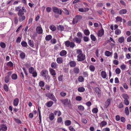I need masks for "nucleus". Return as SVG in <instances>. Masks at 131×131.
<instances>
[{
  "instance_id": "nucleus-1",
  "label": "nucleus",
  "mask_w": 131,
  "mask_h": 131,
  "mask_svg": "<svg viewBox=\"0 0 131 131\" xmlns=\"http://www.w3.org/2000/svg\"><path fill=\"white\" fill-rule=\"evenodd\" d=\"M29 72L31 74H32V75L34 77H37V73L36 72V70L33 67H31L29 68L28 70Z\"/></svg>"
},
{
  "instance_id": "nucleus-2",
  "label": "nucleus",
  "mask_w": 131,
  "mask_h": 131,
  "mask_svg": "<svg viewBox=\"0 0 131 131\" xmlns=\"http://www.w3.org/2000/svg\"><path fill=\"white\" fill-rule=\"evenodd\" d=\"M85 59V56L83 53L80 55H78L77 56V60L79 61H81L84 60Z\"/></svg>"
},
{
  "instance_id": "nucleus-3",
  "label": "nucleus",
  "mask_w": 131,
  "mask_h": 131,
  "mask_svg": "<svg viewBox=\"0 0 131 131\" xmlns=\"http://www.w3.org/2000/svg\"><path fill=\"white\" fill-rule=\"evenodd\" d=\"M24 13L21 12V13L19 12L17 13V14L19 16V20L20 22L24 20L25 18V16L23 15H24Z\"/></svg>"
},
{
  "instance_id": "nucleus-4",
  "label": "nucleus",
  "mask_w": 131,
  "mask_h": 131,
  "mask_svg": "<svg viewBox=\"0 0 131 131\" xmlns=\"http://www.w3.org/2000/svg\"><path fill=\"white\" fill-rule=\"evenodd\" d=\"M82 18V17L80 15H77L73 19L72 23L73 24L77 23L78 21H80Z\"/></svg>"
},
{
  "instance_id": "nucleus-5",
  "label": "nucleus",
  "mask_w": 131,
  "mask_h": 131,
  "mask_svg": "<svg viewBox=\"0 0 131 131\" xmlns=\"http://www.w3.org/2000/svg\"><path fill=\"white\" fill-rule=\"evenodd\" d=\"M46 96L49 98L50 99L52 100L54 102H56L57 99L54 95L52 93H48L46 94Z\"/></svg>"
},
{
  "instance_id": "nucleus-6",
  "label": "nucleus",
  "mask_w": 131,
  "mask_h": 131,
  "mask_svg": "<svg viewBox=\"0 0 131 131\" xmlns=\"http://www.w3.org/2000/svg\"><path fill=\"white\" fill-rule=\"evenodd\" d=\"M52 10L55 13L61 15L62 14L61 10L56 7H52Z\"/></svg>"
},
{
  "instance_id": "nucleus-7",
  "label": "nucleus",
  "mask_w": 131,
  "mask_h": 131,
  "mask_svg": "<svg viewBox=\"0 0 131 131\" xmlns=\"http://www.w3.org/2000/svg\"><path fill=\"white\" fill-rule=\"evenodd\" d=\"M62 103L64 105H69L71 106V105L70 104L71 102L69 100V101H68V99L67 98L65 99L64 100H60Z\"/></svg>"
},
{
  "instance_id": "nucleus-8",
  "label": "nucleus",
  "mask_w": 131,
  "mask_h": 131,
  "mask_svg": "<svg viewBox=\"0 0 131 131\" xmlns=\"http://www.w3.org/2000/svg\"><path fill=\"white\" fill-rule=\"evenodd\" d=\"M95 90L96 93L97 94L98 96L99 97L101 96V90L98 87L95 88Z\"/></svg>"
},
{
  "instance_id": "nucleus-9",
  "label": "nucleus",
  "mask_w": 131,
  "mask_h": 131,
  "mask_svg": "<svg viewBox=\"0 0 131 131\" xmlns=\"http://www.w3.org/2000/svg\"><path fill=\"white\" fill-rule=\"evenodd\" d=\"M49 70L50 73L53 76V78H54V80L55 78L56 79V78L55 76L56 74L55 71L53 69L51 68H50Z\"/></svg>"
},
{
  "instance_id": "nucleus-10",
  "label": "nucleus",
  "mask_w": 131,
  "mask_h": 131,
  "mask_svg": "<svg viewBox=\"0 0 131 131\" xmlns=\"http://www.w3.org/2000/svg\"><path fill=\"white\" fill-rule=\"evenodd\" d=\"M36 31L37 33L40 34L42 32V28L40 26L37 27L36 29Z\"/></svg>"
},
{
  "instance_id": "nucleus-11",
  "label": "nucleus",
  "mask_w": 131,
  "mask_h": 131,
  "mask_svg": "<svg viewBox=\"0 0 131 131\" xmlns=\"http://www.w3.org/2000/svg\"><path fill=\"white\" fill-rule=\"evenodd\" d=\"M73 41L75 42L76 43L79 44L81 41V39L77 37H75L73 39Z\"/></svg>"
},
{
  "instance_id": "nucleus-12",
  "label": "nucleus",
  "mask_w": 131,
  "mask_h": 131,
  "mask_svg": "<svg viewBox=\"0 0 131 131\" xmlns=\"http://www.w3.org/2000/svg\"><path fill=\"white\" fill-rule=\"evenodd\" d=\"M111 100L110 99H108L105 102L104 107L107 108L110 103Z\"/></svg>"
},
{
  "instance_id": "nucleus-13",
  "label": "nucleus",
  "mask_w": 131,
  "mask_h": 131,
  "mask_svg": "<svg viewBox=\"0 0 131 131\" xmlns=\"http://www.w3.org/2000/svg\"><path fill=\"white\" fill-rule=\"evenodd\" d=\"M104 31L103 29L99 30L98 32L97 35L101 37L104 35Z\"/></svg>"
},
{
  "instance_id": "nucleus-14",
  "label": "nucleus",
  "mask_w": 131,
  "mask_h": 131,
  "mask_svg": "<svg viewBox=\"0 0 131 131\" xmlns=\"http://www.w3.org/2000/svg\"><path fill=\"white\" fill-rule=\"evenodd\" d=\"M28 41V43L29 46L32 47H33L34 46V42L32 40H29Z\"/></svg>"
},
{
  "instance_id": "nucleus-15",
  "label": "nucleus",
  "mask_w": 131,
  "mask_h": 131,
  "mask_svg": "<svg viewBox=\"0 0 131 131\" xmlns=\"http://www.w3.org/2000/svg\"><path fill=\"white\" fill-rule=\"evenodd\" d=\"M47 72V71L46 70H42L41 72V75L42 76L46 78L47 76L46 75Z\"/></svg>"
},
{
  "instance_id": "nucleus-16",
  "label": "nucleus",
  "mask_w": 131,
  "mask_h": 131,
  "mask_svg": "<svg viewBox=\"0 0 131 131\" xmlns=\"http://www.w3.org/2000/svg\"><path fill=\"white\" fill-rule=\"evenodd\" d=\"M69 64L70 66L72 67H74L76 65V63L75 61H72L69 62Z\"/></svg>"
},
{
  "instance_id": "nucleus-17",
  "label": "nucleus",
  "mask_w": 131,
  "mask_h": 131,
  "mask_svg": "<svg viewBox=\"0 0 131 131\" xmlns=\"http://www.w3.org/2000/svg\"><path fill=\"white\" fill-rule=\"evenodd\" d=\"M19 102V100L18 98L15 99L13 101V104L14 106H17L18 105Z\"/></svg>"
},
{
  "instance_id": "nucleus-18",
  "label": "nucleus",
  "mask_w": 131,
  "mask_h": 131,
  "mask_svg": "<svg viewBox=\"0 0 131 131\" xmlns=\"http://www.w3.org/2000/svg\"><path fill=\"white\" fill-rule=\"evenodd\" d=\"M51 66L52 68L53 69H56L58 67L57 64L56 62H53L51 64Z\"/></svg>"
},
{
  "instance_id": "nucleus-19",
  "label": "nucleus",
  "mask_w": 131,
  "mask_h": 131,
  "mask_svg": "<svg viewBox=\"0 0 131 131\" xmlns=\"http://www.w3.org/2000/svg\"><path fill=\"white\" fill-rule=\"evenodd\" d=\"M57 63L59 64H61L62 63L63 60L61 57L58 58L56 60Z\"/></svg>"
},
{
  "instance_id": "nucleus-20",
  "label": "nucleus",
  "mask_w": 131,
  "mask_h": 131,
  "mask_svg": "<svg viewBox=\"0 0 131 131\" xmlns=\"http://www.w3.org/2000/svg\"><path fill=\"white\" fill-rule=\"evenodd\" d=\"M127 13V10L125 9H123L119 11V13L121 15H122L126 14Z\"/></svg>"
},
{
  "instance_id": "nucleus-21",
  "label": "nucleus",
  "mask_w": 131,
  "mask_h": 131,
  "mask_svg": "<svg viewBox=\"0 0 131 131\" xmlns=\"http://www.w3.org/2000/svg\"><path fill=\"white\" fill-rule=\"evenodd\" d=\"M21 7L20 6H19L18 7H16L15 9V10L16 11H18V13H19V12L21 13V12H23L22 10L21 9Z\"/></svg>"
},
{
  "instance_id": "nucleus-22",
  "label": "nucleus",
  "mask_w": 131,
  "mask_h": 131,
  "mask_svg": "<svg viewBox=\"0 0 131 131\" xmlns=\"http://www.w3.org/2000/svg\"><path fill=\"white\" fill-rule=\"evenodd\" d=\"M67 53V52L65 50H62L61 51L60 53V55L61 56H63Z\"/></svg>"
},
{
  "instance_id": "nucleus-23",
  "label": "nucleus",
  "mask_w": 131,
  "mask_h": 131,
  "mask_svg": "<svg viewBox=\"0 0 131 131\" xmlns=\"http://www.w3.org/2000/svg\"><path fill=\"white\" fill-rule=\"evenodd\" d=\"M101 75L102 77L103 78H105L106 77V74L105 72L104 71H102L101 72Z\"/></svg>"
},
{
  "instance_id": "nucleus-24",
  "label": "nucleus",
  "mask_w": 131,
  "mask_h": 131,
  "mask_svg": "<svg viewBox=\"0 0 131 131\" xmlns=\"http://www.w3.org/2000/svg\"><path fill=\"white\" fill-rule=\"evenodd\" d=\"M53 103V102L52 101H48L47 103L46 106L48 107H50L52 106Z\"/></svg>"
},
{
  "instance_id": "nucleus-25",
  "label": "nucleus",
  "mask_w": 131,
  "mask_h": 131,
  "mask_svg": "<svg viewBox=\"0 0 131 131\" xmlns=\"http://www.w3.org/2000/svg\"><path fill=\"white\" fill-rule=\"evenodd\" d=\"M1 129L3 131H5L7 129V127L4 125L2 124L1 125Z\"/></svg>"
},
{
  "instance_id": "nucleus-26",
  "label": "nucleus",
  "mask_w": 131,
  "mask_h": 131,
  "mask_svg": "<svg viewBox=\"0 0 131 131\" xmlns=\"http://www.w3.org/2000/svg\"><path fill=\"white\" fill-rule=\"evenodd\" d=\"M54 117V114L53 113H51L49 115V118L50 120L52 121L53 120Z\"/></svg>"
},
{
  "instance_id": "nucleus-27",
  "label": "nucleus",
  "mask_w": 131,
  "mask_h": 131,
  "mask_svg": "<svg viewBox=\"0 0 131 131\" xmlns=\"http://www.w3.org/2000/svg\"><path fill=\"white\" fill-rule=\"evenodd\" d=\"M20 57L22 59H24L26 57L25 53L24 52H21L20 54Z\"/></svg>"
},
{
  "instance_id": "nucleus-28",
  "label": "nucleus",
  "mask_w": 131,
  "mask_h": 131,
  "mask_svg": "<svg viewBox=\"0 0 131 131\" xmlns=\"http://www.w3.org/2000/svg\"><path fill=\"white\" fill-rule=\"evenodd\" d=\"M122 96L125 99L124 100H128L129 98V97L128 95L126 94H122Z\"/></svg>"
},
{
  "instance_id": "nucleus-29",
  "label": "nucleus",
  "mask_w": 131,
  "mask_h": 131,
  "mask_svg": "<svg viewBox=\"0 0 131 131\" xmlns=\"http://www.w3.org/2000/svg\"><path fill=\"white\" fill-rule=\"evenodd\" d=\"M71 121L69 120H67L64 122L66 126H69L71 124Z\"/></svg>"
},
{
  "instance_id": "nucleus-30",
  "label": "nucleus",
  "mask_w": 131,
  "mask_h": 131,
  "mask_svg": "<svg viewBox=\"0 0 131 131\" xmlns=\"http://www.w3.org/2000/svg\"><path fill=\"white\" fill-rule=\"evenodd\" d=\"M85 90V88L83 87H79L78 88V91L80 92H83Z\"/></svg>"
},
{
  "instance_id": "nucleus-31",
  "label": "nucleus",
  "mask_w": 131,
  "mask_h": 131,
  "mask_svg": "<svg viewBox=\"0 0 131 131\" xmlns=\"http://www.w3.org/2000/svg\"><path fill=\"white\" fill-rule=\"evenodd\" d=\"M49 28L52 31H54L56 29V27L53 25H52L50 26Z\"/></svg>"
},
{
  "instance_id": "nucleus-32",
  "label": "nucleus",
  "mask_w": 131,
  "mask_h": 131,
  "mask_svg": "<svg viewBox=\"0 0 131 131\" xmlns=\"http://www.w3.org/2000/svg\"><path fill=\"white\" fill-rule=\"evenodd\" d=\"M89 68L90 70L92 72H94L95 69V67L93 65H90L89 67Z\"/></svg>"
},
{
  "instance_id": "nucleus-33",
  "label": "nucleus",
  "mask_w": 131,
  "mask_h": 131,
  "mask_svg": "<svg viewBox=\"0 0 131 131\" xmlns=\"http://www.w3.org/2000/svg\"><path fill=\"white\" fill-rule=\"evenodd\" d=\"M105 54L106 56L109 57L112 54V53L109 51H106L105 52Z\"/></svg>"
},
{
  "instance_id": "nucleus-34",
  "label": "nucleus",
  "mask_w": 131,
  "mask_h": 131,
  "mask_svg": "<svg viewBox=\"0 0 131 131\" xmlns=\"http://www.w3.org/2000/svg\"><path fill=\"white\" fill-rule=\"evenodd\" d=\"M84 32L85 35L87 36L89 35L90 33V32L89 30L86 29L84 30Z\"/></svg>"
},
{
  "instance_id": "nucleus-35",
  "label": "nucleus",
  "mask_w": 131,
  "mask_h": 131,
  "mask_svg": "<svg viewBox=\"0 0 131 131\" xmlns=\"http://www.w3.org/2000/svg\"><path fill=\"white\" fill-rule=\"evenodd\" d=\"M52 38V37L51 35H48L46 37L45 39L47 41H49Z\"/></svg>"
},
{
  "instance_id": "nucleus-36",
  "label": "nucleus",
  "mask_w": 131,
  "mask_h": 131,
  "mask_svg": "<svg viewBox=\"0 0 131 131\" xmlns=\"http://www.w3.org/2000/svg\"><path fill=\"white\" fill-rule=\"evenodd\" d=\"M122 18L119 16H117L116 18V22L120 21L122 22Z\"/></svg>"
},
{
  "instance_id": "nucleus-37",
  "label": "nucleus",
  "mask_w": 131,
  "mask_h": 131,
  "mask_svg": "<svg viewBox=\"0 0 131 131\" xmlns=\"http://www.w3.org/2000/svg\"><path fill=\"white\" fill-rule=\"evenodd\" d=\"M118 41L120 43H122L123 42L124 40V38L123 37H121L118 39Z\"/></svg>"
},
{
  "instance_id": "nucleus-38",
  "label": "nucleus",
  "mask_w": 131,
  "mask_h": 131,
  "mask_svg": "<svg viewBox=\"0 0 131 131\" xmlns=\"http://www.w3.org/2000/svg\"><path fill=\"white\" fill-rule=\"evenodd\" d=\"M79 70L77 68H74L73 69V71L74 73L77 74L79 73Z\"/></svg>"
},
{
  "instance_id": "nucleus-39",
  "label": "nucleus",
  "mask_w": 131,
  "mask_h": 131,
  "mask_svg": "<svg viewBox=\"0 0 131 131\" xmlns=\"http://www.w3.org/2000/svg\"><path fill=\"white\" fill-rule=\"evenodd\" d=\"M17 78V76L16 74H13L12 75V79L14 80H16Z\"/></svg>"
},
{
  "instance_id": "nucleus-40",
  "label": "nucleus",
  "mask_w": 131,
  "mask_h": 131,
  "mask_svg": "<svg viewBox=\"0 0 131 131\" xmlns=\"http://www.w3.org/2000/svg\"><path fill=\"white\" fill-rule=\"evenodd\" d=\"M21 44L22 46L23 47H25L27 46V42L24 41H22L21 42Z\"/></svg>"
},
{
  "instance_id": "nucleus-41",
  "label": "nucleus",
  "mask_w": 131,
  "mask_h": 131,
  "mask_svg": "<svg viewBox=\"0 0 131 131\" xmlns=\"http://www.w3.org/2000/svg\"><path fill=\"white\" fill-rule=\"evenodd\" d=\"M78 80L80 82H82L84 81V78L82 76H79L78 78Z\"/></svg>"
},
{
  "instance_id": "nucleus-42",
  "label": "nucleus",
  "mask_w": 131,
  "mask_h": 131,
  "mask_svg": "<svg viewBox=\"0 0 131 131\" xmlns=\"http://www.w3.org/2000/svg\"><path fill=\"white\" fill-rule=\"evenodd\" d=\"M7 65L9 67H12L13 66V64L11 61H9L7 63Z\"/></svg>"
},
{
  "instance_id": "nucleus-43",
  "label": "nucleus",
  "mask_w": 131,
  "mask_h": 131,
  "mask_svg": "<svg viewBox=\"0 0 131 131\" xmlns=\"http://www.w3.org/2000/svg\"><path fill=\"white\" fill-rule=\"evenodd\" d=\"M125 113L127 115H128L129 114V112L128 110V108L127 107H126L125 108Z\"/></svg>"
},
{
  "instance_id": "nucleus-44",
  "label": "nucleus",
  "mask_w": 131,
  "mask_h": 131,
  "mask_svg": "<svg viewBox=\"0 0 131 131\" xmlns=\"http://www.w3.org/2000/svg\"><path fill=\"white\" fill-rule=\"evenodd\" d=\"M78 109L80 111H83L84 109V108L82 106L80 105L78 106Z\"/></svg>"
},
{
  "instance_id": "nucleus-45",
  "label": "nucleus",
  "mask_w": 131,
  "mask_h": 131,
  "mask_svg": "<svg viewBox=\"0 0 131 131\" xmlns=\"http://www.w3.org/2000/svg\"><path fill=\"white\" fill-rule=\"evenodd\" d=\"M70 42L69 40H67L65 42L66 46L67 47H69L70 46Z\"/></svg>"
},
{
  "instance_id": "nucleus-46",
  "label": "nucleus",
  "mask_w": 131,
  "mask_h": 131,
  "mask_svg": "<svg viewBox=\"0 0 131 131\" xmlns=\"http://www.w3.org/2000/svg\"><path fill=\"white\" fill-rule=\"evenodd\" d=\"M9 76H6L5 78V81L6 83H8L9 81Z\"/></svg>"
},
{
  "instance_id": "nucleus-47",
  "label": "nucleus",
  "mask_w": 131,
  "mask_h": 131,
  "mask_svg": "<svg viewBox=\"0 0 131 131\" xmlns=\"http://www.w3.org/2000/svg\"><path fill=\"white\" fill-rule=\"evenodd\" d=\"M121 31L118 29H116L115 31V34L117 35H118L119 34H121Z\"/></svg>"
},
{
  "instance_id": "nucleus-48",
  "label": "nucleus",
  "mask_w": 131,
  "mask_h": 131,
  "mask_svg": "<svg viewBox=\"0 0 131 131\" xmlns=\"http://www.w3.org/2000/svg\"><path fill=\"white\" fill-rule=\"evenodd\" d=\"M4 90L6 92H8V88L7 85L6 84H5L4 85Z\"/></svg>"
},
{
  "instance_id": "nucleus-49",
  "label": "nucleus",
  "mask_w": 131,
  "mask_h": 131,
  "mask_svg": "<svg viewBox=\"0 0 131 131\" xmlns=\"http://www.w3.org/2000/svg\"><path fill=\"white\" fill-rule=\"evenodd\" d=\"M45 85L44 82L42 81H40L39 83V85L41 87L44 86Z\"/></svg>"
},
{
  "instance_id": "nucleus-50",
  "label": "nucleus",
  "mask_w": 131,
  "mask_h": 131,
  "mask_svg": "<svg viewBox=\"0 0 131 131\" xmlns=\"http://www.w3.org/2000/svg\"><path fill=\"white\" fill-rule=\"evenodd\" d=\"M90 37L91 40L93 41H95L96 40V37L93 35H91L90 36Z\"/></svg>"
},
{
  "instance_id": "nucleus-51",
  "label": "nucleus",
  "mask_w": 131,
  "mask_h": 131,
  "mask_svg": "<svg viewBox=\"0 0 131 131\" xmlns=\"http://www.w3.org/2000/svg\"><path fill=\"white\" fill-rule=\"evenodd\" d=\"M0 46L3 48H4L6 47V44L5 43L3 42H1L0 43Z\"/></svg>"
},
{
  "instance_id": "nucleus-52",
  "label": "nucleus",
  "mask_w": 131,
  "mask_h": 131,
  "mask_svg": "<svg viewBox=\"0 0 131 131\" xmlns=\"http://www.w3.org/2000/svg\"><path fill=\"white\" fill-rule=\"evenodd\" d=\"M107 122L105 121H103L101 123L100 125H101L102 127L106 125L107 124Z\"/></svg>"
},
{
  "instance_id": "nucleus-53",
  "label": "nucleus",
  "mask_w": 131,
  "mask_h": 131,
  "mask_svg": "<svg viewBox=\"0 0 131 131\" xmlns=\"http://www.w3.org/2000/svg\"><path fill=\"white\" fill-rule=\"evenodd\" d=\"M63 12L64 13L67 15H69V11L66 9L65 8L63 9Z\"/></svg>"
},
{
  "instance_id": "nucleus-54",
  "label": "nucleus",
  "mask_w": 131,
  "mask_h": 131,
  "mask_svg": "<svg viewBox=\"0 0 131 131\" xmlns=\"http://www.w3.org/2000/svg\"><path fill=\"white\" fill-rule=\"evenodd\" d=\"M92 111L93 113H96L98 112V110L97 108H95L92 110Z\"/></svg>"
},
{
  "instance_id": "nucleus-55",
  "label": "nucleus",
  "mask_w": 131,
  "mask_h": 131,
  "mask_svg": "<svg viewBox=\"0 0 131 131\" xmlns=\"http://www.w3.org/2000/svg\"><path fill=\"white\" fill-rule=\"evenodd\" d=\"M82 53V52L81 49H79L77 50V53L78 54V55H80L82 54L83 53Z\"/></svg>"
},
{
  "instance_id": "nucleus-56",
  "label": "nucleus",
  "mask_w": 131,
  "mask_h": 131,
  "mask_svg": "<svg viewBox=\"0 0 131 131\" xmlns=\"http://www.w3.org/2000/svg\"><path fill=\"white\" fill-rule=\"evenodd\" d=\"M77 36L78 38H80V39L82 38V33L81 32H78L77 34Z\"/></svg>"
},
{
  "instance_id": "nucleus-57",
  "label": "nucleus",
  "mask_w": 131,
  "mask_h": 131,
  "mask_svg": "<svg viewBox=\"0 0 131 131\" xmlns=\"http://www.w3.org/2000/svg\"><path fill=\"white\" fill-rule=\"evenodd\" d=\"M59 29H58V30H60L61 31L64 30V28L63 26L60 25H59Z\"/></svg>"
},
{
  "instance_id": "nucleus-58",
  "label": "nucleus",
  "mask_w": 131,
  "mask_h": 131,
  "mask_svg": "<svg viewBox=\"0 0 131 131\" xmlns=\"http://www.w3.org/2000/svg\"><path fill=\"white\" fill-rule=\"evenodd\" d=\"M83 40L85 42H87L89 41V38L87 37L84 36L83 37Z\"/></svg>"
},
{
  "instance_id": "nucleus-59",
  "label": "nucleus",
  "mask_w": 131,
  "mask_h": 131,
  "mask_svg": "<svg viewBox=\"0 0 131 131\" xmlns=\"http://www.w3.org/2000/svg\"><path fill=\"white\" fill-rule=\"evenodd\" d=\"M75 46V45L74 42H70V46L71 48H73Z\"/></svg>"
},
{
  "instance_id": "nucleus-60",
  "label": "nucleus",
  "mask_w": 131,
  "mask_h": 131,
  "mask_svg": "<svg viewBox=\"0 0 131 131\" xmlns=\"http://www.w3.org/2000/svg\"><path fill=\"white\" fill-rule=\"evenodd\" d=\"M63 75H61L58 77V80L59 81H63Z\"/></svg>"
},
{
  "instance_id": "nucleus-61",
  "label": "nucleus",
  "mask_w": 131,
  "mask_h": 131,
  "mask_svg": "<svg viewBox=\"0 0 131 131\" xmlns=\"http://www.w3.org/2000/svg\"><path fill=\"white\" fill-rule=\"evenodd\" d=\"M124 102L125 105H128L129 104V102L128 100H124Z\"/></svg>"
},
{
  "instance_id": "nucleus-62",
  "label": "nucleus",
  "mask_w": 131,
  "mask_h": 131,
  "mask_svg": "<svg viewBox=\"0 0 131 131\" xmlns=\"http://www.w3.org/2000/svg\"><path fill=\"white\" fill-rule=\"evenodd\" d=\"M115 71L116 73L117 74H119L121 72L120 70L118 68H116L115 70Z\"/></svg>"
},
{
  "instance_id": "nucleus-63",
  "label": "nucleus",
  "mask_w": 131,
  "mask_h": 131,
  "mask_svg": "<svg viewBox=\"0 0 131 131\" xmlns=\"http://www.w3.org/2000/svg\"><path fill=\"white\" fill-rule=\"evenodd\" d=\"M66 94V93L64 92H61L60 94V95L62 97H64L65 96Z\"/></svg>"
},
{
  "instance_id": "nucleus-64",
  "label": "nucleus",
  "mask_w": 131,
  "mask_h": 131,
  "mask_svg": "<svg viewBox=\"0 0 131 131\" xmlns=\"http://www.w3.org/2000/svg\"><path fill=\"white\" fill-rule=\"evenodd\" d=\"M121 68L122 70H124L126 68V67L125 64H122L120 67Z\"/></svg>"
}]
</instances>
